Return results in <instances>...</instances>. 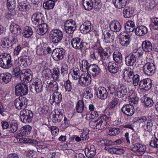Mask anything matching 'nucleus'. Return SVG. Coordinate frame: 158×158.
Returning a JSON list of instances; mask_svg holds the SVG:
<instances>
[{
    "instance_id": "nucleus-50",
    "label": "nucleus",
    "mask_w": 158,
    "mask_h": 158,
    "mask_svg": "<svg viewBox=\"0 0 158 158\" xmlns=\"http://www.w3.org/2000/svg\"><path fill=\"white\" fill-rule=\"evenodd\" d=\"M153 124L151 120H148L143 126L145 130L147 131H151L152 130Z\"/></svg>"
},
{
    "instance_id": "nucleus-36",
    "label": "nucleus",
    "mask_w": 158,
    "mask_h": 158,
    "mask_svg": "<svg viewBox=\"0 0 158 158\" xmlns=\"http://www.w3.org/2000/svg\"><path fill=\"white\" fill-rule=\"evenodd\" d=\"M113 59L116 62L120 64L123 62V57L119 52H114L113 54Z\"/></svg>"
},
{
    "instance_id": "nucleus-38",
    "label": "nucleus",
    "mask_w": 158,
    "mask_h": 158,
    "mask_svg": "<svg viewBox=\"0 0 158 158\" xmlns=\"http://www.w3.org/2000/svg\"><path fill=\"white\" fill-rule=\"evenodd\" d=\"M33 34V32L31 27L26 26L25 27L24 31L23 33V36L25 38L30 37Z\"/></svg>"
},
{
    "instance_id": "nucleus-26",
    "label": "nucleus",
    "mask_w": 158,
    "mask_h": 158,
    "mask_svg": "<svg viewBox=\"0 0 158 158\" xmlns=\"http://www.w3.org/2000/svg\"><path fill=\"white\" fill-rule=\"evenodd\" d=\"M142 47L143 50L146 52H151L153 48L152 44L148 40H145L143 41L142 45Z\"/></svg>"
},
{
    "instance_id": "nucleus-49",
    "label": "nucleus",
    "mask_w": 158,
    "mask_h": 158,
    "mask_svg": "<svg viewBox=\"0 0 158 158\" xmlns=\"http://www.w3.org/2000/svg\"><path fill=\"white\" fill-rule=\"evenodd\" d=\"M48 87L52 91H58L59 89L58 85L56 81H50L49 83L48 82Z\"/></svg>"
},
{
    "instance_id": "nucleus-45",
    "label": "nucleus",
    "mask_w": 158,
    "mask_h": 158,
    "mask_svg": "<svg viewBox=\"0 0 158 158\" xmlns=\"http://www.w3.org/2000/svg\"><path fill=\"white\" fill-rule=\"evenodd\" d=\"M55 4L54 2L50 0L44 3L43 6L45 9L49 10L52 9L54 7Z\"/></svg>"
},
{
    "instance_id": "nucleus-8",
    "label": "nucleus",
    "mask_w": 158,
    "mask_h": 158,
    "mask_svg": "<svg viewBox=\"0 0 158 158\" xmlns=\"http://www.w3.org/2000/svg\"><path fill=\"white\" fill-rule=\"evenodd\" d=\"M32 72L29 69H23L21 71L20 78L21 81L27 82L31 80Z\"/></svg>"
},
{
    "instance_id": "nucleus-11",
    "label": "nucleus",
    "mask_w": 158,
    "mask_h": 158,
    "mask_svg": "<svg viewBox=\"0 0 158 158\" xmlns=\"http://www.w3.org/2000/svg\"><path fill=\"white\" fill-rule=\"evenodd\" d=\"M27 99L24 97L20 96L14 101V105L18 110L24 109L27 106Z\"/></svg>"
},
{
    "instance_id": "nucleus-17",
    "label": "nucleus",
    "mask_w": 158,
    "mask_h": 158,
    "mask_svg": "<svg viewBox=\"0 0 158 158\" xmlns=\"http://www.w3.org/2000/svg\"><path fill=\"white\" fill-rule=\"evenodd\" d=\"M86 156L89 158H93L96 154V149L93 145L89 144L85 150Z\"/></svg>"
},
{
    "instance_id": "nucleus-28",
    "label": "nucleus",
    "mask_w": 158,
    "mask_h": 158,
    "mask_svg": "<svg viewBox=\"0 0 158 158\" xmlns=\"http://www.w3.org/2000/svg\"><path fill=\"white\" fill-rule=\"evenodd\" d=\"M127 87L125 85H122L118 88L117 93V95L119 98L127 97Z\"/></svg>"
},
{
    "instance_id": "nucleus-1",
    "label": "nucleus",
    "mask_w": 158,
    "mask_h": 158,
    "mask_svg": "<svg viewBox=\"0 0 158 158\" xmlns=\"http://www.w3.org/2000/svg\"><path fill=\"white\" fill-rule=\"evenodd\" d=\"M14 65L10 55L7 53H3L0 55V67L5 69H8Z\"/></svg>"
},
{
    "instance_id": "nucleus-58",
    "label": "nucleus",
    "mask_w": 158,
    "mask_h": 158,
    "mask_svg": "<svg viewBox=\"0 0 158 158\" xmlns=\"http://www.w3.org/2000/svg\"><path fill=\"white\" fill-rule=\"evenodd\" d=\"M64 86L66 91L70 92L72 89L71 83L69 79L67 80L64 83Z\"/></svg>"
},
{
    "instance_id": "nucleus-56",
    "label": "nucleus",
    "mask_w": 158,
    "mask_h": 158,
    "mask_svg": "<svg viewBox=\"0 0 158 158\" xmlns=\"http://www.w3.org/2000/svg\"><path fill=\"white\" fill-rule=\"evenodd\" d=\"M1 46L2 47L5 48H9L12 46L9 40V38H8L6 40L2 41Z\"/></svg>"
},
{
    "instance_id": "nucleus-44",
    "label": "nucleus",
    "mask_w": 158,
    "mask_h": 158,
    "mask_svg": "<svg viewBox=\"0 0 158 158\" xmlns=\"http://www.w3.org/2000/svg\"><path fill=\"white\" fill-rule=\"evenodd\" d=\"M68 67L66 64H64L61 68V73L63 77H65L68 76Z\"/></svg>"
},
{
    "instance_id": "nucleus-43",
    "label": "nucleus",
    "mask_w": 158,
    "mask_h": 158,
    "mask_svg": "<svg viewBox=\"0 0 158 158\" xmlns=\"http://www.w3.org/2000/svg\"><path fill=\"white\" fill-rule=\"evenodd\" d=\"M52 76L54 80H58L60 75V69L57 67L54 68L52 69Z\"/></svg>"
},
{
    "instance_id": "nucleus-35",
    "label": "nucleus",
    "mask_w": 158,
    "mask_h": 158,
    "mask_svg": "<svg viewBox=\"0 0 158 158\" xmlns=\"http://www.w3.org/2000/svg\"><path fill=\"white\" fill-rule=\"evenodd\" d=\"M111 29L115 32L119 31L121 28V26L120 23L117 21H113L110 25Z\"/></svg>"
},
{
    "instance_id": "nucleus-4",
    "label": "nucleus",
    "mask_w": 158,
    "mask_h": 158,
    "mask_svg": "<svg viewBox=\"0 0 158 158\" xmlns=\"http://www.w3.org/2000/svg\"><path fill=\"white\" fill-rule=\"evenodd\" d=\"M20 118L22 122L24 123L31 122L33 114L32 111L28 110H23L20 113Z\"/></svg>"
},
{
    "instance_id": "nucleus-34",
    "label": "nucleus",
    "mask_w": 158,
    "mask_h": 158,
    "mask_svg": "<svg viewBox=\"0 0 158 158\" xmlns=\"http://www.w3.org/2000/svg\"><path fill=\"white\" fill-rule=\"evenodd\" d=\"M125 27L126 31L128 32H132L136 28L134 23L131 21H127Z\"/></svg>"
},
{
    "instance_id": "nucleus-16",
    "label": "nucleus",
    "mask_w": 158,
    "mask_h": 158,
    "mask_svg": "<svg viewBox=\"0 0 158 158\" xmlns=\"http://www.w3.org/2000/svg\"><path fill=\"white\" fill-rule=\"evenodd\" d=\"M96 95L98 98L105 100L107 97L108 92L105 88L103 87H100L97 90Z\"/></svg>"
},
{
    "instance_id": "nucleus-31",
    "label": "nucleus",
    "mask_w": 158,
    "mask_h": 158,
    "mask_svg": "<svg viewBox=\"0 0 158 158\" xmlns=\"http://www.w3.org/2000/svg\"><path fill=\"white\" fill-rule=\"evenodd\" d=\"M32 128L29 125H25L20 129V133L18 135H22V136L27 135L30 134Z\"/></svg>"
},
{
    "instance_id": "nucleus-12",
    "label": "nucleus",
    "mask_w": 158,
    "mask_h": 158,
    "mask_svg": "<svg viewBox=\"0 0 158 158\" xmlns=\"http://www.w3.org/2000/svg\"><path fill=\"white\" fill-rule=\"evenodd\" d=\"M62 95L60 92L58 91H54L50 96L49 101L50 104L53 105H58L61 101Z\"/></svg>"
},
{
    "instance_id": "nucleus-63",
    "label": "nucleus",
    "mask_w": 158,
    "mask_h": 158,
    "mask_svg": "<svg viewBox=\"0 0 158 158\" xmlns=\"http://www.w3.org/2000/svg\"><path fill=\"white\" fill-rule=\"evenodd\" d=\"M150 145L155 148H158V139L155 138L150 142Z\"/></svg>"
},
{
    "instance_id": "nucleus-25",
    "label": "nucleus",
    "mask_w": 158,
    "mask_h": 158,
    "mask_svg": "<svg viewBox=\"0 0 158 158\" xmlns=\"http://www.w3.org/2000/svg\"><path fill=\"white\" fill-rule=\"evenodd\" d=\"M108 71L112 73H117L119 70L118 65L114 62H110L108 64Z\"/></svg>"
},
{
    "instance_id": "nucleus-6",
    "label": "nucleus",
    "mask_w": 158,
    "mask_h": 158,
    "mask_svg": "<svg viewBox=\"0 0 158 158\" xmlns=\"http://www.w3.org/2000/svg\"><path fill=\"white\" fill-rule=\"evenodd\" d=\"M144 73L148 76L153 75L156 71V67L152 63L148 62L144 64L143 67Z\"/></svg>"
},
{
    "instance_id": "nucleus-22",
    "label": "nucleus",
    "mask_w": 158,
    "mask_h": 158,
    "mask_svg": "<svg viewBox=\"0 0 158 158\" xmlns=\"http://www.w3.org/2000/svg\"><path fill=\"white\" fill-rule=\"evenodd\" d=\"M48 25L43 21L38 25V28L37 30V32L39 35H43L48 31Z\"/></svg>"
},
{
    "instance_id": "nucleus-53",
    "label": "nucleus",
    "mask_w": 158,
    "mask_h": 158,
    "mask_svg": "<svg viewBox=\"0 0 158 158\" xmlns=\"http://www.w3.org/2000/svg\"><path fill=\"white\" fill-rule=\"evenodd\" d=\"M120 132V129L117 127L111 128L108 133L110 135L114 136L118 135Z\"/></svg>"
},
{
    "instance_id": "nucleus-37",
    "label": "nucleus",
    "mask_w": 158,
    "mask_h": 158,
    "mask_svg": "<svg viewBox=\"0 0 158 158\" xmlns=\"http://www.w3.org/2000/svg\"><path fill=\"white\" fill-rule=\"evenodd\" d=\"M84 106L83 101L82 100H79L76 104L75 109L76 111L81 113L83 111Z\"/></svg>"
},
{
    "instance_id": "nucleus-61",
    "label": "nucleus",
    "mask_w": 158,
    "mask_h": 158,
    "mask_svg": "<svg viewBox=\"0 0 158 158\" xmlns=\"http://www.w3.org/2000/svg\"><path fill=\"white\" fill-rule=\"evenodd\" d=\"M145 84V90H149L152 87V80L149 78H146V81Z\"/></svg>"
},
{
    "instance_id": "nucleus-41",
    "label": "nucleus",
    "mask_w": 158,
    "mask_h": 158,
    "mask_svg": "<svg viewBox=\"0 0 158 158\" xmlns=\"http://www.w3.org/2000/svg\"><path fill=\"white\" fill-rule=\"evenodd\" d=\"M73 73H72V77L74 80L78 79L80 77V71L78 68L74 67L72 69Z\"/></svg>"
},
{
    "instance_id": "nucleus-46",
    "label": "nucleus",
    "mask_w": 158,
    "mask_h": 158,
    "mask_svg": "<svg viewBox=\"0 0 158 158\" xmlns=\"http://www.w3.org/2000/svg\"><path fill=\"white\" fill-rule=\"evenodd\" d=\"M18 7L19 10L26 11L29 10L30 6L27 2L18 4Z\"/></svg>"
},
{
    "instance_id": "nucleus-13",
    "label": "nucleus",
    "mask_w": 158,
    "mask_h": 158,
    "mask_svg": "<svg viewBox=\"0 0 158 158\" xmlns=\"http://www.w3.org/2000/svg\"><path fill=\"white\" fill-rule=\"evenodd\" d=\"M43 84L41 80L33 82L31 86V91L35 94L40 93L43 90Z\"/></svg>"
},
{
    "instance_id": "nucleus-47",
    "label": "nucleus",
    "mask_w": 158,
    "mask_h": 158,
    "mask_svg": "<svg viewBox=\"0 0 158 158\" xmlns=\"http://www.w3.org/2000/svg\"><path fill=\"white\" fill-rule=\"evenodd\" d=\"M89 131L86 128L83 129V132L81 133V137L83 140H87L89 139Z\"/></svg>"
},
{
    "instance_id": "nucleus-48",
    "label": "nucleus",
    "mask_w": 158,
    "mask_h": 158,
    "mask_svg": "<svg viewBox=\"0 0 158 158\" xmlns=\"http://www.w3.org/2000/svg\"><path fill=\"white\" fill-rule=\"evenodd\" d=\"M17 0H7V6L9 9H15L16 6Z\"/></svg>"
},
{
    "instance_id": "nucleus-15",
    "label": "nucleus",
    "mask_w": 158,
    "mask_h": 158,
    "mask_svg": "<svg viewBox=\"0 0 158 158\" xmlns=\"http://www.w3.org/2000/svg\"><path fill=\"white\" fill-rule=\"evenodd\" d=\"M12 76L9 73H2L0 74V83L3 85L7 84L11 80Z\"/></svg>"
},
{
    "instance_id": "nucleus-14",
    "label": "nucleus",
    "mask_w": 158,
    "mask_h": 158,
    "mask_svg": "<svg viewBox=\"0 0 158 158\" xmlns=\"http://www.w3.org/2000/svg\"><path fill=\"white\" fill-rule=\"evenodd\" d=\"M121 111L123 113L129 116H132L135 112L134 107L131 104L123 105Z\"/></svg>"
},
{
    "instance_id": "nucleus-32",
    "label": "nucleus",
    "mask_w": 158,
    "mask_h": 158,
    "mask_svg": "<svg viewBox=\"0 0 158 158\" xmlns=\"http://www.w3.org/2000/svg\"><path fill=\"white\" fill-rule=\"evenodd\" d=\"M133 146L132 150L135 152H143L145 151L146 149L145 145L140 144H135Z\"/></svg>"
},
{
    "instance_id": "nucleus-62",
    "label": "nucleus",
    "mask_w": 158,
    "mask_h": 158,
    "mask_svg": "<svg viewBox=\"0 0 158 158\" xmlns=\"http://www.w3.org/2000/svg\"><path fill=\"white\" fill-rule=\"evenodd\" d=\"M151 21H152L151 24L153 28L155 30L158 29V18L155 17L153 18Z\"/></svg>"
},
{
    "instance_id": "nucleus-24",
    "label": "nucleus",
    "mask_w": 158,
    "mask_h": 158,
    "mask_svg": "<svg viewBox=\"0 0 158 158\" xmlns=\"http://www.w3.org/2000/svg\"><path fill=\"white\" fill-rule=\"evenodd\" d=\"M59 110H56L55 114L52 115V121L53 123H56L60 122L63 118L62 114L59 112Z\"/></svg>"
},
{
    "instance_id": "nucleus-2",
    "label": "nucleus",
    "mask_w": 158,
    "mask_h": 158,
    "mask_svg": "<svg viewBox=\"0 0 158 158\" xmlns=\"http://www.w3.org/2000/svg\"><path fill=\"white\" fill-rule=\"evenodd\" d=\"M52 37L51 43L54 45H57L63 38V35L61 31L58 29H53L50 33Z\"/></svg>"
},
{
    "instance_id": "nucleus-3",
    "label": "nucleus",
    "mask_w": 158,
    "mask_h": 158,
    "mask_svg": "<svg viewBox=\"0 0 158 158\" xmlns=\"http://www.w3.org/2000/svg\"><path fill=\"white\" fill-rule=\"evenodd\" d=\"M28 91L27 85L23 83H18L15 86V94L16 96H24L27 94Z\"/></svg>"
},
{
    "instance_id": "nucleus-7",
    "label": "nucleus",
    "mask_w": 158,
    "mask_h": 158,
    "mask_svg": "<svg viewBox=\"0 0 158 158\" xmlns=\"http://www.w3.org/2000/svg\"><path fill=\"white\" fill-rule=\"evenodd\" d=\"M84 42L83 40L79 37L73 38L71 41L72 47L76 50H80L81 52H84Z\"/></svg>"
},
{
    "instance_id": "nucleus-55",
    "label": "nucleus",
    "mask_w": 158,
    "mask_h": 158,
    "mask_svg": "<svg viewBox=\"0 0 158 158\" xmlns=\"http://www.w3.org/2000/svg\"><path fill=\"white\" fill-rule=\"evenodd\" d=\"M10 130H9L10 133L15 132L18 129V124L16 122H12L10 124Z\"/></svg>"
},
{
    "instance_id": "nucleus-54",
    "label": "nucleus",
    "mask_w": 158,
    "mask_h": 158,
    "mask_svg": "<svg viewBox=\"0 0 158 158\" xmlns=\"http://www.w3.org/2000/svg\"><path fill=\"white\" fill-rule=\"evenodd\" d=\"M64 26L67 27H71L74 29H76L77 27L75 22L72 19L67 20L64 23Z\"/></svg>"
},
{
    "instance_id": "nucleus-21",
    "label": "nucleus",
    "mask_w": 158,
    "mask_h": 158,
    "mask_svg": "<svg viewBox=\"0 0 158 158\" xmlns=\"http://www.w3.org/2000/svg\"><path fill=\"white\" fill-rule=\"evenodd\" d=\"M91 23L88 21H85L83 23L80 27V30L81 33L86 34L89 32L91 29Z\"/></svg>"
},
{
    "instance_id": "nucleus-57",
    "label": "nucleus",
    "mask_w": 158,
    "mask_h": 158,
    "mask_svg": "<svg viewBox=\"0 0 158 158\" xmlns=\"http://www.w3.org/2000/svg\"><path fill=\"white\" fill-rule=\"evenodd\" d=\"M104 37L105 41L107 43L112 42L114 40L113 38V35L111 36L110 33L107 32L104 35Z\"/></svg>"
},
{
    "instance_id": "nucleus-20",
    "label": "nucleus",
    "mask_w": 158,
    "mask_h": 158,
    "mask_svg": "<svg viewBox=\"0 0 158 158\" xmlns=\"http://www.w3.org/2000/svg\"><path fill=\"white\" fill-rule=\"evenodd\" d=\"M136 56L130 54L126 56L125 58V62L128 66H133L136 61Z\"/></svg>"
},
{
    "instance_id": "nucleus-39",
    "label": "nucleus",
    "mask_w": 158,
    "mask_h": 158,
    "mask_svg": "<svg viewBox=\"0 0 158 158\" xmlns=\"http://www.w3.org/2000/svg\"><path fill=\"white\" fill-rule=\"evenodd\" d=\"M157 4V2L154 0L149 1L145 4V9L148 10H151L154 9Z\"/></svg>"
},
{
    "instance_id": "nucleus-59",
    "label": "nucleus",
    "mask_w": 158,
    "mask_h": 158,
    "mask_svg": "<svg viewBox=\"0 0 158 158\" xmlns=\"http://www.w3.org/2000/svg\"><path fill=\"white\" fill-rule=\"evenodd\" d=\"M24 136H22V135H17L16 138L17 139H19V142H22V140H23L24 143H28V141L30 140V139L25 138Z\"/></svg>"
},
{
    "instance_id": "nucleus-64",
    "label": "nucleus",
    "mask_w": 158,
    "mask_h": 158,
    "mask_svg": "<svg viewBox=\"0 0 158 158\" xmlns=\"http://www.w3.org/2000/svg\"><path fill=\"white\" fill-rule=\"evenodd\" d=\"M133 84L134 86H137L139 80V77L138 74H135L132 78Z\"/></svg>"
},
{
    "instance_id": "nucleus-23",
    "label": "nucleus",
    "mask_w": 158,
    "mask_h": 158,
    "mask_svg": "<svg viewBox=\"0 0 158 158\" xmlns=\"http://www.w3.org/2000/svg\"><path fill=\"white\" fill-rule=\"evenodd\" d=\"M141 102L143 103V105L146 107H151L153 105L154 102L152 99L146 95L143 96L141 99Z\"/></svg>"
},
{
    "instance_id": "nucleus-60",
    "label": "nucleus",
    "mask_w": 158,
    "mask_h": 158,
    "mask_svg": "<svg viewBox=\"0 0 158 158\" xmlns=\"http://www.w3.org/2000/svg\"><path fill=\"white\" fill-rule=\"evenodd\" d=\"M13 72H14L13 75L16 78L20 76L21 71L20 68L19 67H17L13 69Z\"/></svg>"
},
{
    "instance_id": "nucleus-42",
    "label": "nucleus",
    "mask_w": 158,
    "mask_h": 158,
    "mask_svg": "<svg viewBox=\"0 0 158 158\" xmlns=\"http://www.w3.org/2000/svg\"><path fill=\"white\" fill-rule=\"evenodd\" d=\"M113 3L115 6L119 9L123 8L126 5L125 0H115Z\"/></svg>"
},
{
    "instance_id": "nucleus-10",
    "label": "nucleus",
    "mask_w": 158,
    "mask_h": 158,
    "mask_svg": "<svg viewBox=\"0 0 158 158\" xmlns=\"http://www.w3.org/2000/svg\"><path fill=\"white\" fill-rule=\"evenodd\" d=\"M78 79L79 84L83 87L89 85L91 82V75L88 73L81 74Z\"/></svg>"
},
{
    "instance_id": "nucleus-40",
    "label": "nucleus",
    "mask_w": 158,
    "mask_h": 158,
    "mask_svg": "<svg viewBox=\"0 0 158 158\" xmlns=\"http://www.w3.org/2000/svg\"><path fill=\"white\" fill-rule=\"evenodd\" d=\"M133 11L132 9L130 8H125L123 11L124 17L125 18H129L133 15Z\"/></svg>"
},
{
    "instance_id": "nucleus-51",
    "label": "nucleus",
    "mask_w": 158,
    "mask_h": 158,
    "mask_svg": "<svg viewBox=\"0 0 158 158\" xmlns=\"http://www.w3.org/2000/svg\"><path fill=\"white\" fill-rule=\"evenodd\" d=\"M98 116V113L95 111H92L90 114H86V119L87 120L91 119H94Z\"/></svg>"
},
{
    "instance_id": "nucleus-33",
    "label": "nucleus",
    "mask_w": 158,
    "mask_h": 158,
    "mask_svg": "<svg viewBox=\"0 0 158 158\" xmlns=\"http://www.w3.org/2000/svg\"><path fill=\"white\" fill-rule=\"evenodd\" d=\"M123 78L127 79V81L130 82L132 80V78L135 75L133 71L125 70L123 73Z\"/></svg>"
},
{
    "instance_id": "nucleus-27",
    "label": "nucleus",
    "mask_w": 158,
    "mask_h": 158,
    "mask_svg": "<svg viewBox=\"0 0 158 158\" xmlns=\"http://www.w3.org/2000/svg\"><path fill=\"white\" fill-rule=\"evenodd\" d=\"M10 29L12 33L17 35L20 34L22 31L20 27L14 23L11 24Z\"/></svg>"
},
{
    "instance_id": "nucleus-5",
    "label": "nucleus",
    "mask_w": 158,
    "mask_h": 158,
    "mask_svg": "<svg viewBox=\"0 0 158 158\" xmlns=\"http://www.w3.org/2000/svg\"><path fill=\"white\" fill-rule=\"evenodd\" d=\"M111 120V118L109 116H107L106 115H103L100 117V120H97L96 123V129L102 130L104 129L105 127L107 124Z\"/></svg>"
},
{
    "instance_id": "nucleus-9",
    "label": "nucleus",
    "mask_w": 158,
    "mask_h": 158,
    "mask_svg": "<svg viewBox=\"0 0 158 158\" xmlns=\"http://www.w3.org/2000/svg\"><path fill=\"white\" fill-rule=\"evenodd\" d=\"M65 51L63 48H57L54 49L52 54V56L55 60H59L62 59L64 57Z\"/></svg>"
},
{
    "instance_id": "nucleus-29",
    "label": "nucleus",
    "mask_w": 158,
    "mask_h": 158,
    "mask_svg": "<svg viewBox=\"0 0 158 158\" xmlns=\"http://www.w3.org/2000/svg\"><path fill=\"white\" fill-rule=\"evenodd\" d=\"M79 64L81 70L85 72H87L89 67L91 65L89 64L87 60L84 59L80 61Z\"/></svg>"
},
{
    "instance_id": "nucleus-18",
    "label": "nucleus",
    "mask_w": 158,
    "mask_h": 158,
    "mask_svg": "<svg viewBox=\"0 0 158 158\" xmlns=\"http://www.w3.org/2000/svg\"><path fill=\"white\" fill-rule=\"evenodd\" d=\"M148 28L144 25L138 26L135 30V34L138 36H143L148 33Z\"/></svg>"
},
{
    "instance_id": "nucleus-30",
    "label": "nucleus",
    "mask_w": 158,
    "mask_h": 158,
    "mask_svg": "<svg viewBox=\"0 0 158 158\" xmlns=\"http://www.w3.org/2000/svg\"><path fill=\"white\" fill-rule=\"evenodd\" d=\"M18 60V62L20 66L26 67L28 65V61L29 60V58L28 56H23L19 57Z\"/></svg>"
},
{
    "instance_id": "nucleus-52",
    "label": "nucleus",
    "mask_w": 158,
    "mask_h": 158,
    "mask_svg": "<svg viewBox=\"0 0 158 158\" xmlns=\"http://www.w3.org/2000/svg\"><path fill=\"white\" fill-rule=\"evenodd\" d=\"M97 53L99 55L102 59L105 60L108 58V53L106 52L99 49L97 50Z\"/></svg>"
},
{
    "instance_id": "nucleus-19",
    "label": "nucleus",
    "mask_w": 158,
    "mask_h": 158,
    "mask_svg": "<svg viewBox=\"0 0 158 158\" xmlns=\"http://www.w3.org/2000/svg\"><path fill=\"white\" fill-rule=\"evenodd\" d=\"M100 70L98 66L95 64H91L89 67L87 71L88 74H91L93 77H95L99 74Z\"/></svg>"
}]
</instances>
